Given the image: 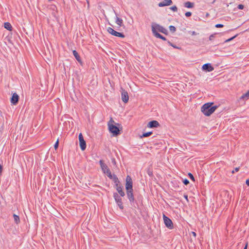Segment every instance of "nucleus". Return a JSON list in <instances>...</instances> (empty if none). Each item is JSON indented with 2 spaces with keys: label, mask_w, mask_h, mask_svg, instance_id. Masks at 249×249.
I'll return each instance as SVG.
<instances>
[{
  "label": "nucleus",
  "mask_w": 249,
  "mask_h": 249,
  "mask_svg": "<svg viewBox=\"0 0 249 249\" xmlns=\"http://www.w3.org/2000/svg\"><path fill=\"white\" fill-rule=\"evenodd\" d=\"M213 102L204 104L201 108L202 112L206 116H210L217 108V106H213Z\"/></svg>",
  "instance_id": "1"
},
{
  "label": "nucleus",
  "mask_w": 249,
  "mask_h": 249,
  "mask_svg": "<svg viewBox=\"0 0 249 249\" xmlns=\"http://www.w3.org/2000/svg\"><path fill=\"white\" fill-rule=\"evenodd\" d=\"M113 123H115V122L113 119L111 118L107 124L108 130L114 136H117L120 134V130L117 125L113 124Z\"/></svg>",
  "instance_id": "2"
},
{
  "label": "nucleus",
  "mask_w": 249,
  "mask_h": 249,
  "mask_svg": "<svg viewBox=\"0 0 249 249\" xmlns=\"http://www.w3.org/2000/svg\"><path fill=\"white\" fill-rule=\"evenodd\" d=\"M126 195L131 205L135 208L138 207V204L134 197L133 190L126 191Z\"/></svg>",
  "instance_id": "3"
},
{
  "label": "nucleus",
  "mask_w": 249,
  "mask_h": 249,
  "mask_svg": "<svg viewBox=\"0 0 249 249\" xmlns=\"http://www.w3.org/2000/svg\"><path fill=\"white\" fill-rule=\"evenodd\" d=\"M99 163L103 172L107 175L109 178H111L113 175L111 174V171L108 166L104 162L103 160H100Z\"/></svg>",
  "instance_id": "4"
},
{
  "label": "nucleus",
  "mask_w": 249,
  "mask_h": 249,
  "mask_svg": "<svg viewBox=\"0 0 249 249\" xmlns=\"http://www.w3.org/2000/svg\"><path fill=\"white\" fill-rule=\"evenodd\" d=\"M113 197L115 199V201L116 203H117V205L119 207V208L121 210H123L124 207L123 205V203L122 201V199L121 197V196H119V195L117 193H113Z\"/></svg>",
  "instance_id": "5"
},
{
  "label": "nucleus",
  "mask_w": 249,
  "mask_h": 249,
  "mask_svg": "<svg viewBox=\"0 0 249 249\" xmlns=\"http://www.w3.org/2000/svg\"><path fill=\"white\" fill-rule=\"evenodd\" d=\"M163 219L165 226L169 229L174 228V225L170 218L166 216L164 214H163Z\"/></svg>",
  "instance_id": "6"
},
{
  "label": "nucleus",
  "mask_w": 249,
  "mask_h": 249,
  "mask_svg": "<svg viewBox=\"0 0 249 249\" xmlns=\"http://www.w3.org/2000/svg\"><path fill=\"white\" fill-rule=\"evenodd\" d=\"M153 28H154L155 31H158L159 32H161L166 35L168 34L167 30L159 24H155V25H152V29Z\"/></svg>",
  "instance_id": "7"
},
{
  "label": "nucleus",
  "mask_w": 249,
  "mask_h": 249,
  "mask_svg": "<svg viewBox=\"0 0 249 249\" xmlns=\"http://www.w3.org/2000/svg\"><path fill=\"white\" fill-rule=\"evenodd\" d=\"M125 189L126 191L133 190V182L129 176H127L126 178Z\"/></svg>",
  "instance_id": "8"
},
{
  "label": "nucleus",
  "mask_w": 249,
  "mask_h": 249,
  "mask_svg": "<svg viewBox=\"0 0 249 249\" xmlns=\"http://www.w3.org/2000/svg\"><path fill=\"white\" fill-rule=\"evenodd\" d=\"M107 30L109 34H111L114 36L119 37L121 38H124L125 37V36L123 33L117 32L111 27H108Z\"/></svg>",
  "instance_id": "9"
},
{
  "label": "nucleus",
  "mask_w": 249,
  "mask_h": 249,
  "mask_svg": "<svg viewBox=\"0 0 249 249\" xmlns=\"http://www.w3.org/2000/svg\"><path fill=\"white\" fill-rule=\"evenodd\" d=\"M78 139L79 141V144L81 149L84 151L86 148V142L84 139V137L82 133H80L78 136Z\"/></svg>",
  "instance_id": "10"
},
{
  "label": "nucleus",
  "mask_w": 249,
  "mask_h": 249,
  "mask_svg": "<svg viewBox=\"0 0 249 249\" xmlns=\"http://www.w3.org/2000/svg\"><path fill=\"white\" fill-rule=\"evenodd\" d=\"M202 70L206 72H210L214 70V68L210 63H206L202 66Z\"/></svg>",
  "instance_id": "11"
},
{
  "label": "nucleus",
  "mask_w": 249,
  "mask_h": 249,
  "mask_svg": "<svg viewBox=\"0 0 249 249\" xmlns=\"http://www.w3.org/2000/svg\"><path fill=\"white\" fill-rule=\"evenodd\" d=\"M121 98L122 101L124 103H126L128 102L129 100V96L127 92L124 89H122L121 93Z\"/></svg>",
  "instance_id": "12"
},
{
  "label": "nucleus",
  "mask_w": 249,
  "mask_h": 249,
  "mask_svg": "<svg viewBox=\"0 0 249 249\" xmlns=\"http://www.w3.org/2000/svg\"><path fill=\"white\" fill-rule=\"evenodd\" d=\"M19 99V97L18 94L14 93L11 98V103L14 105H16L18 103Z\"/></svg>",
  "instance_id": "13"
},
{
  "label": "nucleus",
  "mask_w": 249,
  "mask_h": 249,
  "mask_svg": "<svg viewBox=\"0 0 249 249\" xmlns=\"http://www.w3.org/2000/svg\"><path fill=\"white\" fill-rule=\"evenodd\" d=\"M152 31L154 36L157 38H160L164 41H166L167 40L166 37L163 36L162 35H160L157 31H155L154 28H153L152 29Z\"/></svg>",
  "instance_id": "14"
},
{
  "label": "nucleus",
  "mask_w": 249,
  "mask_h": 249,
  "mask_svg": "<svg viewBox=\"0 0 249 249\" xmlns=\"http://www.w3.org/2000/svg\"><path fill=\"white\" fill-rule=\"evenodd\" d=\"M160 125L159 123L156 120H153L149 122L147 124V127L149 128L158 127Z\"/></svg>",
  "instance_id": "15"
},
{
  "label": "nucleus",
  "mask_w": 249,
  "mask_h": 249,
  "mask_svg": "<svg viewBox=\"0 0 249 249\" xmlns=\"http://www.w3.org/2000/svg\"><path fill=\"white\" fill-rule=\"evenodd\" d=\"M173 3L172 0H163V1L160 2L158 3L159 7H164L166 6H169Z\"/></svg>",
  "instance_id": "16"
},
{
  "label": "nucleus",
  "mask_w": 249,
  "mask_h": 249,
  "mask_svg": "<svg viewBox=\"0 0 249 249\" xmlns=\"http://www.w3.org/2000/svg\"><path fill=\"white\" fill-rule=\"evenodd\" d=\"M72 53H73L74 56L75 57V59H76V60L79 63L82 64V60L81 59L80 55H79L78 53H77V52L76 50H73L72 51Z\"/></svg>",
  "instance_id": "17"
},
{
  "label": "nucleus",
  "mask_w": 249,
  "mask_h": 249,
  "mask_svg": "<svg viewBox=\"0 0 249 249\" xmlns=\"http://www.w3.org/2000/svg\"><path fill=\"white\" fill-rule=\"evenodd\" d=\"M123 186H119V187H117V191L118 192V194L120 195V196H125V193L123 190Z\"/></svg>",
  "instance_id": "18"
},
{
  "label": "nucleus",
  "mask_w": 249,
  "mask_h": 249,
  "mask_svg": "<svg viewBox=\"0 0 249 249\" xmlns=\"http://www.w3.org/2000/svg\"><path fill=\"white\" fill-rule=\"evenodd\" d=\"M249 98V90L243 94L240 98V100H247Z\"/></svg>",
  "instance_id": "19"
},
{
  "label": "nucleus",
  "mask_w": 249,
  "mask_h": 249,
  "mask_svg": "<svg viewBox=\"0 0 249 249\" xmlns=\"http://www.w3.org/2000/svg\"><path fill=\"white\" fill-rule=\"evenodd\" d=\"M109 178L112 179V180L113 181V182L115 183V185H117V183H120L118 177L115 174H113L112 176V177H111V178Z\"/></svg>",
  "instance_id": "20"
},
{
  "label": "nucleus",
  "mask_w": 249,
  "mask_h": 249,
  "mask_svg": "<svg viewBox=\"0 0 249 249\" xmlns=\"http://www.w3.org/2000/svg\"><path fill=\"white\" fill-rule=\"evenodd\" d=\"M4 27L5 29H6L7 30L10 31H12V29H13V27H12L11 24L9 22H5L4 23Z\"/></svg>",
  "instance_id": "21"
},
{
  "label": "nucleus",
  "mask_w": 249,
  "mask_h": 249,
  "mask_svg": "<svg viewBox=\"0 0 249 249\" xmlns=\"http://www.w3.org/2000/svg\"><path fill=\"white\" fill-rule=\"evenodd\" d=\"M184 6L188 8H192L194 7V3L190 1H187L184 3Z\"/></svg>",
  "instance_id": "22"
},
{
  "label": "nucleus",
  "mask_w": 249,
  "mask_h": 249,
  "mask_svg": "<svg viewBox=\"0 0 249 249\" xmlns=\"http://www.w3.org/2000/svg\"><path fill=\"white\" fill-rule=\"evenodd\" d=\"M13 217L14 219V221L17 224H18L20 223V219H19V216L18 215H17L16 214H14Z\"/></svg>",
  "instance_id": "23"
},
{
  "label": "nucleus",
  "mask_w": 249,
  "mask_h": 249,
  "mask_svg": "<svg viewBox=\"0 0 249 249\" xmlns=\"http://www.w3.org/2000/svg\"><path fill=\"white\" fill-rule=\"evenodd\" d=\"M152 133H152V131L145 132V133H143L142 134V135L141 136V138H142V137H148L151 136L152 134Z\"/></svg>",
  "instance_id": "24"
},
{
  "label": "nucleus",
  "mask_w": 249,
  "mask_h": 249,
  "mask_svg": "<svg viewBox=\"0 0 249 249\" xmlns=\"http://www.w3.org/2000/svg\"><path fill=\"white\" fill-rule=\"evenodd\" d=\"M116 23L120 26H121L123 23V20L117 17L116 18Z\"/></svg>",
  "instance_id": "25"
},
{
  "label": "nucleus",
  "mask_w": 249,
  "mask_h": 249,
  "mask_svg": "<svg viewBox=\"0 0 249 249\" xmlns=\"http://www.w3.org/2000/svg\"><path fill=\"white\" fill-rule=\"evenodd\" d=\"M167 43L170 46L173 47L174 48L178 49H181L180 47L177 46L176 45L171 43L170 41H168Z\"/></svg>",
  "instance_id": "26"
},
{
  "label": "nucleus",
  "mask_w": 249,
  "mask_h": 249,
  "mask_svg": "<svg viewBox=\"0 0 249 249\" xmlns=\"http://www.w3.org/2000/svg\"><path fill=\"white\" fill-rule=\"evenodd\" d=\"M169 28L170 31L172 33H175L176 31V27L173 25L169 26Z\"/></svg>",
  "instance_id": "27"
},
{
  "label": "nucleus",
  "mask_w": 249,
  "mask_h": 249,
  "mask_svg": "<svg viewBox=\"0 0 249 249\" xmlns=\"http://www.w3.org/2000/svg\"><path fill=\"white\" fill-rule=\"evenodd\" d=\"M147 174L151 177H153V171L151 169H150V168H148L147 170Z\"/></svg>",
  "instance_id": "28"
},
{
  "label": "nucleus",
  "mask_w": 249,
  "mask_h": 249,
  "mask_svg": "<svg viewBox=\"0 0 249 249\" xmlns=\"http://www.w3.org/2000/svg\"><path fill=\"white\" fill-rule=\"evenodd\" d=\"M188 176L193 181H195V178L194 177V176L192 174H191V173H188Z\"/></svg>",
  "instance_id": "29"
},
{
  "label": "nucleus",
  "mask_w": 249,
  "mask_h": 249,
  "mask_svg": "<svg viewBox=\"0 0 249 249\" xmlns=\"http://www.w3.org/2000/svg\"><path fill=\"white\" fill-rule=\"evenodd\" d=\"M170 9L174 12H177L178 11V8L176 5L171 7Z\"/></svg>",
  "instance_id": "30"
},
{
  "label": "nucleus",
  "mask_w": 249,
  "mask_h": 249,
  "mask_svg": "<svg viewBox=\"0 0 249 249\" xmlns=\"http://www.w3.org/2000/svg\"><path fill=\"white\" fill-rule=\"evenodd\" d=\"M237 36H238V35H237H237H235L234 36H232V37H231V38H229V39H227V40L225 41V42H230V41H231V40H233L234 38H235Z\"/></svg>",
  "instance_id": "31"
},
{
  "label": "nucleus",
  "mask_w": 249,
  "mask_h": 249,
  "mask_svg": "<svg viewBox=\"0 0 249 249\" xmlns=\"http://www.w3.org/2000/svg\"><path fill=\"white\" fill-rule=\"evenodd\" d=\"M58 145H59V141H58V139L54 145V148L55 150H56L58 148Z\"/></svg>",
  "instance_id": "32"
},
{
  "label": "nucleus",
  "mask_w": 249,
  "mask_h": 249,
  "mask_svg": "<svg viewBox=\"0 0 249 249\" xmlns=\"http://www.w3.org/2000/svg\"><path fill=\"white\" fill-rule=\"evenodd\" d=\"M183 183L185 185H187L188 184H189V181L186 179V178H185L183 180Z\"/></svg>",
  "instance_id": "33"
},
{
  "label": "nucleus",
  "mask_w": 249,
  "mask_h": 249,
  "mask_svg": "<svg viewBox=\"0 0 249 249\" xmlns=\"http://www.w3.org/2000/svg\"><path fill=\"white\" fill-rule=\"evenodd\" d=\"M185 15L187 17H189L192 16V13L191 12H187L185 13Z\"/></svg>",
  "instance_id": "34"
},
{
  "label": "nucleus",
  "mask_w": 249,
  "mask_h": 249,
  "mask_svg": "<svg viewBox=\"0 0 249 249\" xmlns=\"http://www.w3.org/2000/svg\"><path fill=\"white\" fill-rule=\"evenodd\" d=\"M216 34H212L209 36V40H212L213 39V38L215 37V35Z\"/></svg>",
  "instance_id": "35"
},
{
  "label": "nucleus",
  "mask_w": 249,
  "mask_h": 249,
  "mask_svg": "<svg viewBox=\"0 0 249 249\" xmlns=\"http://www.w3.org/2000/svg\"><path fill=\"white\" fill-rule=\"evenodd\" d=\"M216 28H222L224 27V25L222 24H217L215 25Z\"/></svg>",
  "instance_id": "36"
},
{
  "label": "nucleus",
  "mask_w": 249,
  "mask_h": 249,
  "mask_svg": "<svg viewBox=\"0 0 249 249\" xmlns=\"http://www.w3.org/2000/svg\"><path fill=\"white\" fill-rule=\"evenodd\" d=\"M237 8L240 10H242L244 8V5L243 4H239L237 6Z\"/></svg>",
  "instance_id": "37"
},
{
  "label": "nucleus",
  "mask_w": 249,
  "mask_h": 249,
  "mask_svg": "<svg viewBox=\"0 0 249 249\" xmlns=\"http://www.w3.org/2000/svg\"><path fill=\"white\" fill-rule=\"evenodd\" d=\"M239 169H240V167H239L235 168H234V170H233V171L231 172L232 174H234V173H235V172H238V171H239Z\"/></svg>",
  "instance_id": "38"
},
{
  "label": "nucleus",
  "mask_w": 249,
  "mask_h": 249,
  "mask_svg": "<svg viewBox=\"0 0 249 249\" xmlns=\"http://www.w3.org/2000/svg\"><path fill=\"white\" fill-rule=\"evenodd\" d=\"M185 198V199L187 200V201H189L188 198V195L184 194L183 196Z\"/></svg>",
  "instance_id": "39"
},
{
  "label": "nucleus",
  "mask_w": 249,
  "mask_h": 249,
  "mask_svg": "<svg viewBox=\"0 0 249 249\" xmlns=\"http://www.w3.org/2000/svg\"><path fill=\"white\" fill-rule=\"evenodd\" d=\"M248 246V242H246V243L245 244V247H244L243 249H247Z\"/></svg>",
  "instance_id": "40"
},
{
  "label": "nucleus",
  "mask_w": 249,
  "mask_h": 249,
  "mask_svg": "<svg viewBox=\"0 0 249 249\" xmlns=\"http://www.w3.org/2000/svg\"><path fill=\"white\" fill-rule=\"evenodd\" d=\"M191 234L194 236V237H196V234L195 231H192Z\"/></svg>",
  "instance_id": "41"
},
{
  "label": "nucleus",
  "mask_w": 249,
  "mask_h": 249,
  "mask_svg": "<svg viewBox=\"0 0 249 249\" xmlns=\"http://www.w3.org/2000/svg\"><path fill=\"white\" fill-rule=\"evenodd\" d=\"M142 196H141V195H140L139 196H138V197H137V199H138V200H142Z\"/></svg>",
  "instance_id": "42"
},
{
  "label": "nucleus",
  "mask_w": 249,
  "mask_h": 249,
  "mask_svg": "<svg viewBox=\"0 0 249 249\" xmlns=\"http://www.w3.org/2000/svg\"><path fill=\"white\" fill-rule=\"evenodd\" d=\"M2 169H3L2 166L1 164H0V173H2Z\"/></svg>",
  "instance_id": "43"
},
{
  "label": "nucleus",
  "mask_w": 249,
  "mask_h": 249,
  "mask_svg": "<svg viewBox=\"0 0 249 249\" xmlns=\"http://www.w3.org/2000/svg\"><path fill=\"white\" fill-rule=\"evenodd\" d=\"M246 183L248 186H249V178L246 180Z\"/></svg>",
  "instance_id": "44"
},
{
  "label": "nucleus",
  "mask_w": 249,
  "mask_h": 249,
  "mask_svg": "<svg viewBox=\"0 0 249 249\" xmlns=\"http://www.w3.org/2000/svg\"><path fill=\"white\" fill-rule=\"evenodd\" d=\"M116 187V189H117V187H119V186H122L120 184V183H117V185H115Z\"/></svg>",
  "instance_id": "45"
},
{
  "label": "nucleus",
  "mask_w": 249,
  "mask_h": 249,
  "mask_svg": "<svg viewBox=\"0 0 249 249\" xmlns=\"http://www.w3.org/2000/svg\"><path fill=\"white\" fill-rule=\"evenodd\" d=\"M192 35H196V33L195 31H193L192 32Z\"/></svg>",
  "instance_id": "46"
},
{
  "label": "nucleus",
  "mask_w": 249,
  "mask_h": 249,
  "mask_svg": "<svg viewBox=\"0 0 249 249\" xmlns=\"http://www.w3.org/2000/svg\"><path fill=\"white\" fill-rule=\"evenodd\" d=\"M54 8H56V6L55 5L53 6Z\"/></svg>",
  "instance_id": "47"
},
{
  "label": "nucleus",
  "mask_w": 249,
  "mask_h": 249,
  "mask_svg": "<svg viewBox=\"0 0 249 249\" xmlns=\"http://www.w3.org/2000/svg\"><path fill=\"white\" fill-rule=\"evenodd\" d=\"M117 125H119V124H116Z\"/></svg>",
  "instance_id": "48"
},
{
  "label": "nucleus",
  "mask_w": 249,
  "mask_h": 249,
  "mask_svg": "<svg viewBox=\"0 0 249 249\" xmlns=\"http://www.w3.org/2000/svg\"><path fill=\"white\" fill-rule=\"evenodd\" d=\"M1 173H0V176L1 175Z\"/></svg>",
  "instance_id": "49"
}]
</instances>
